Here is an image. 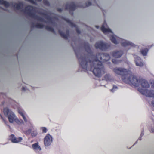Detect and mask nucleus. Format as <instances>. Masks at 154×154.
Segmentation results:
<instances>
[{
	"mask_svg": "<svg viewBox=\"0 0 154 154\" xmlns=\"http://www.w3.org/2000/svg\"><path fill=\"white\" fill-rule=\"evenodd\" d=\"M96 62H97V63H98V66H101V63L100 62V61H96Z\"/></svg>",
	"mask_w": 154,
	"mask_h": 154,
	"instance_id": "f3484780",
	"label": "nucleus"
},
{
	"mask_svg": "<svg viewBox=\"0 0 154 154\" xmlns=\"http://www.w3.org/2000/svg\"><path fill=\"white\" fill-rule=\"evenodd\" d=\"M10 139L12 142L15 143L20 142L22 140V138L21 137L17 138L13 134L10 136Z\"/></svg>",
	"mask_w": 154,
	"mask_h": 154,
	"instance_id": "7ed1b4c3",
	"label": "nucleus"
},
{
	"mask_svg": "<svg viewBox=\"0 0 154 154\" xmlns=\"http://www.w3.org/2000/svg\"><path fill=\"white\" fill-rule=\"evenodd\" d=\"M18 112L22 117L23 119L26 117L25 114L23 111L18 110Z\"/></svg>",
	"mask_w": 154,
	"mask_h": 154,
	"instance_id": "9b49d317",
	"label": "nucleus"
},
{
	"mask_svg": "<svg viewBox=\"0 0 154 154\" xmlns=\"http://www.w3.org/2000/svg\"><path fill=\"white\" fill-rule=\"evenodd\" d=\"M148 51V50L147 49H146L145 50H142L141 51V53L143 55L145 56L146 55Z\"/></svg>",
	"mask_w": 154,
	"mask_h": 154,
	"instance_id": "ddd939ff",
	"label": "nucleus"
},
{
	"mask_svg": "<svg viewBox=\"0 0 154 154\" xmlns=\"http://www.w3.org/2000/svg\"><path fill=\"white\" fill-rule=\"evenodd\" d=\"M117 89V87L116 86H113V88L112 90H111V91L112 92H114Z\"/></svg>",
	"mask_w": 154,
	"mask_h": 154,
	"instance_id": "dca6fc26",
	"label": "nucleus"
},
{
	"mask_svg": "<svg viewBox=\"0 0 154 154\" xmlns=\"http://www.w3.org/2000/svg\"><path fill=\"white\" fill-rule=\"evenodd\" d=\"M101 29L102 31L105 34H106L107 32H111L112 33L110 29L106 28V24H104L101 27Z\"/></svg>",
	"mask_w": 154,
	"mask_h": 154,
	"instance_id": "39448f33",
	"label": "nucleus"
},
{
	"mask_svg": "<svg viewBox=\"0 0 154 154\" xmlns=\"http://www.w3.org/2000/svg\"><path fill=\"white\" fill-rule=\"evenodd\" d=\"M32 147L33 150L36 152H39L41 151L42 149L38 143H34L32 145Z\"/></svg>",
	"mask_w": 154,
	"mask_h": 154,
	"instance_id": "20e7f679",
	"label": "nucleus"
},
{
	"mask_svg": "<svg viewBox=\"0 0 154 154\" xmlns=\"http://www.w3.org/2000/svg\"><path fill=\"white\" fill-rule=\"evenodd\" d=\"M135 60L136 65L137 66H143V63L141 62L140 60L139 57L136 59Z\"/></svg>",
	"mask_w": 154,
	"mask_h": 154,
	"instance_id": "6e6552de",
	"label": "nucleus"
},
{
	"mask_svg": "<svg viewBox=\"0 0 154 154\" xmlns=\"http://www.w3.org/2000/svg\"><path fill=\"white\" fill-rule=\"evenodd\" d=\"M115 60H114V59H113L112 60V61L114 63H116V62L115 61Z\"/></svg>",
	"mask_w": 154,
	"mask_h": 154,
	"instance_id": "412c9836",
	"label": "nucleus"
},
{
	"mask_svg": "<svg viewBox=\"0 0 154 154\" xmlns=\"http://www.w3.org/2000/svg\"><path fill=\"white\" fill-rule=\"evenodd\" d=\"M153 88L154 89V86L153 87Z\"/></svg>",
	"mask_w": 154,
	"mask_h": 154,
	"instance_id": "5701e85b",
	"label": "nucleus"
},
{
	"mask_svg": "<svg viewBox=\"0 0 154 154\" xmlns=\"http://www.w3.org/2000/svg\"><path fill=\"white\" fill-rule=\"evenodd\" d=\"M41 129H42L43 133H45L47 132V129L46 128L42 127L41 128Z\"/></svg>",
	"mask_w": 154,
	"mask_h": 154,
	"instance_id": "2eb2a0df",
	"label": "nucleus"
},
{
	"mask_svg": "<svg viewBox=\"0 0 154 154\" xmlns=\"http://www.w3.org/2000/svg\"><path fill=\"white\" fill-rule=\"evenodd\" d=\"M93 73L96 76H99L100 73V68H95L93 70Z\"/></svg>",
	"mask_w": 154,
	"mask_h": 154,
	"instance_id": "423d86ee",
	"label": "nucleus"
},
{
	"mask_svg": "<svg viewBox=\"0 0 154 154\" xmlns=\"http://www.w3.org/2000/svg\"><path fill=\"white\" fill-rule=\"evenodd\" d=\"M110 39L111 41L115 44H117V42L116 40V39L115 38V37L113 36L112 35L110 37Z\"/></svg>",
	"mask_w": 154,
	"mask_h": 154,
	"instance_id": "f8f14e48",
	"label": "nucleus"
},
{
	"mask_svg": "<svg viewBox=\"0 0 154 154\" xmlns=\"http://www.w3.org/2000/svg\"><path fill=\"white\" fill-rule=\"evenodd\" d=\"M23 119L24 121H25V122H27L28 121L27 119V118L26 117L25 118H23Z\"/></svg>",
	"mask_w": 154,
	"mask_h": 154,
	"instance_id": "6ab92c4d",
	"label": "nucleus"
},
{
	"mask_svg": "<svg viewBox=\"0 0 154 154\" xmlns=\"http://www.w3.org/2000/svg\"><path fill=\"white\" fill-rule=\"evenodd\" d=\"M152 105L153 106H154V101H153L152 102Z\"/></svg>",
	"mask_w": 154,
	"mask_h": 154,
	"instance_id": "4be33fe9",
	"label": "nucleus"
},
{
	"mask_svg": "<svg viewBox=\"0 0 154 154\" xmlns=\"http://www.w3.org/2000/svg\"><path fill=\"white\" fill-rule=\"evenodd\" d=\"M125 69H116L115 70V71L116 73L120 75H122L123 72H125Z\"/></svg>",
	"mask_w": 154,
	"mask_h": 154,
	"instance_id": "1a4fd4ad",
	"label": "nucleus"
},
{
	"mask_svg": "<svg viewBox=\"0 0 154 154\" xmlns=\"http://www.w3.org/2000/svg\"><path fill=\"white\" fill-rule=\"evenodd\" d=\"M122 55V53L120 52H118L113 53V55L116 58H118Z\"/></svg>",
	"mask_w": 154,
	"mask_h": 154,
	"instance_id": "9d476101",
	"label": "nucleus"
},
{
	"mask_svg": "<svg viewBox=\"0 0 154 154\" xmlns=\"http://www.w3.org/2000/svg\"><path fill=\"white\" fill-rule=\"evenodd\" d=\"M4 112L5 115L8 117L10 123H13L15 122L18 124L23 123V121L22 120L20 121L14 113L8 108H5Z\"/></svg>",
	"mask_w": 154,
	"mask_h": 154,
	"instance_id": "f257e3e1",
	"label": "nucleus"
},
{
	"mask_svg": "<svg viewBox=\"0 0 154 154\" xmlns=\"http://www.w3.org/2000/svg\"><path fill=\"white\" fill-rule=\"evenodd\" d=\"M31 129L28 130L26 131V133L27 134H29L31 133V135L32 137H34L36 136L37 134V131H33L31 132Z\"/></svg>",
	"mask_w": 154,
	"mask_h": 154,
	"instance_id": "0eeeda50",
	"label": "nucleus"
},
{
	"mask_svg": "<svg viewBox=\"0 0 154 154\" xmlns=\"http://www.w3.org/2000/svg\"><path fill=\"white\" fill-rule=\"evenodd\" d=\"M131 45V43L130 42H125V43H122V45L124 46H126V45Z\"/></svg>",
	"mask_w": 154,
	"mask_h": 154,
	"instance_id": "4468645a",
	"label": "nucleus"
},
{
	"mask_svg": "<svg viewBox=\"0 0 154 154\" xmlns=\"http://www.w3.org/2000/svg\"><path fill=\"white\" fill-rule=\"evenodd\" d=\"M106 60H108L109 59L110 57L108 55H107V56H106Z\"/></svg>",
	"mask_w": 154,
	"mask_h": 154,
	"instance_id": "aec40b11",
	"label": "nucleus"
},
{
	"mask_svg": "<svg viewBox=\"0 0 154 154\" xmlns=\"http://www.w3.org/2000/svg\"><path fill=\"white\" fill-rule=\"evenodd\" d=\"M5 2L3 0H0V4H5Z\"/></svg>",
	"mask_w": 154,
	"mask_h": 154,
	"instance_id": "a211bd4d",
	"label": "nucleus"
},
{
	"mask_svg": "<svg viewBox=\"0 0 154 154\" xmlns=\"http://www.w3.org/2000/svg\"><path fill=\"white\" fill-rule=\"evenodd\" d=\"M53 141V138L51 135L48 134L45 136L44 139V144L46 146L50 145Z\"/></svg>",
	"mask_w": 154,
	"mask_h": 154,
	"instance_id": "f03ea898",
	"label": "nucleus"
}]
</instances>
